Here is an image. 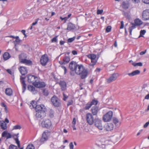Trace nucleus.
<instances>
[{
	"label": "nucleus",
	"instance_id": "473e14b6",
	"mask_svg": "<svg viewBox=\"0 0 149 149\" xmlns=\"http://www.w3.org/2000/svg\"><path fill=\"white\" fill-rule=\"evenodd\" d=\"M63 61L64 62H65L66 63H68L70 61V58L68 56H65L63 58Z\"/></svg>",
	"mask_w": 149,
	"mask_h": 149
},
{
	"label": "nucleus",
	"instance_id": "f704fd0d",
	"mask_svg": "<svg viewBox=\"0 0 149 149\" xmlns=\"http://www.w3.org/2000/svg\"><path fill=\"white\" fill-rule=\"evenodd\" d=\"M132 65L134 66H141L143 65L142 63L139 62L137 63H132Z\"/></svg>",
	"mask_w": 149,
	"mask_h": 149
},
{
	"label": "nucleus",
	"instance_id": "49530a36",
	"mask_svg": "<svg viewBox=\"0 0 149 149\" xmlns=\"http://www.w3.org/2000/svg\"><path fill=\"white\" fill-rule=\"evenodd\" d=\"M111 29V27L110 26H108L106 29V32L108 33L110 31Z\"/></svg>",
	"mask_w": 149,
	"mask_h": 149
},
{
	"label": "nucleus",
	"instance_id": "052dcab7",
	"mask_svg": "<svg viewBox=\"0 0 149 149\" xmlns=\"http://www.w3.org/2000/svg\"><path fill=\"white\" fill-rule=\"evenodd\" d=\"M72 53L73 55H76L77 54V52L75 50L72 51Z\"/></svg>",
	"mask_w": 149,
	"mask_h": 149
},
{
	"label": "nucleus",
	"instance_id": "79ce46f5",
	"mask_svg": "<svg viewBox=\"0 0 149 149\" xmlns=\"http://www.w3.org/2000/svg\"><path fill=\"white\" fill-rule=\"evenodd\" d=\"M9 149H17V146L11 145L9 147Z\"/></svg>",
	"mask_w": 149,
	"mask_h": 149
},
{
	"label": "nucleus",
	"instance_id": "4be33fe9",
	"mask_svg": "<svg viewBox=\"0 0 149 149\" xmlns=\"http://www.w3.org/2000/svg\"><path fill=\"white\" fill-rule=\"evenodd\" d=\"M19 70L22 75H25L27 73V70L26 68L21 66L19 68Z\"/></svg>",
	"mask_w": 149,
	"mask_h": 149
},
{
	"label": "nucleus",
	"instance_id": "a18cd8bd",
	"mask_svg": "<svg viewBox=\"0 0 149 149\" xmlns=\"http://www.w3.org/2000/svg\"><path fill=\"white\" fill-rule=\"evenodd\" d=\"M15 41L17 43H19L20 42L21 40H20L19 39V37L18 36H16V37L15 38Z\"/></svg>",
	"mask_w": 149,
	"mask_h": 149
},
{
	"label": "nucleus",
	"instance_id": "bb28decb",
	"mask_svg": "<svg viewBox=\"0 0 149 149\" xmlns=\"http://www.w3.org/2000/svg\"><path fill=\"white\" fill-rule=\"evenodd\" d=\"M59 84L62 91H64L66 89V84L65 81H60L59 82Z\"/></svg>",
	"mask_w": 149,
	"mask_h": 149
},
{
	"label": "nucleus",
	"instance_id": "cd10ccee",
	"mask_svg": "<svg viewBox=\"0 0 149 149\" xmlns=\"http://www.w3.org/2000/svg\"><path fill=\"white\" fill-rule=\"evenodd\" d=\"M140 73V71L139 70H136L132 72L131 73H128V75L130 77H132Z\"/></svg>",
	"mask_w": 149,
	"mask_h": 149
},
{
	"label": "nucleus",
	"instance_id": "dca6fc26",
	"mask_svg": "<svg viewBox=\"0 0 149 149\" xmlns=\"http://www.w3.org/2000/svg\"><path fill=\"white\" fill-rule=\"evenodd\" d=\"M79 65L75 61L71 62L69 65V68L71 71H75Z\"/></svg>",
	"mask_w": 149,
	"mask_h": 149
},
{
	"label": "nucleus",
	"instance_id": "ea45409f",
	"mask_svg": "<svg viewBox=\"0 0 149 149\" xmlns=\"http://www.w3.org/2000/svg\"><path fill=\"white\" fill-rule=\"evenodd\" d=\"M43 93L44 95L47 96L49 94V92L47 90L44 89L43 90Z\"/></svg>",
	"mask_w": 149,
	"mask_h": 149
},
{
	"label": "nucleus",
	"instance_id": "864d4df0",
	"mask_svg": "<svg viewBox=\"0 0 149 149\" xmlns=\"http://www.w3.org/2000/svg\"><path fill=\"white\" fill-rule=\"evenodd\" d=\"M61 68L63 69L64 71V74H65L67 72V70L66 67L64 66H61Z\"/></svg>",
	"mask_w": 149,
	"mask_h": 149
},
{
	"label": "nucleus",
	"instance_id": "680f3d73",
	"mask_svg": "<svg viewBox=\"0 0 149 149\" xmlns=\"http://www.w3.org/2000/svg\"><path fill=\"white\" fill-rule=\"evenodd\" d=\"M74 71H71L70 72V75L72 76H74L75 74V73L74 72Z\"/></svg>",
	"mask_w": 149,
	"mask_h": 149
},
{
	"label": "nucleus",
	"instance_id": "2f4dec72",
	"mask_svg": "<svg viewBox=\"0 0 149 149\" xmlns=\"http://www.w3.org/2000/svg\"><path fill=\"white\" fill-rule=\"evenodd\" d=\"M113 122L117 127H119L120 125L121 122L119 121L118 119L116 118H114L113 119Z\"/></svg>",
	"mask_w": 149,
	"mask_h": 149
},
{
	"label": "nucleus",
	"instance_id": "aec40b11",
	"mask_svg": "<svg viewBox=\"0 0 149 149\" xmlns=\"http://www.w3.org/2000/svg\"><path fill=\"white\" fill-rule=\"evenodd\" d=\"M105 128L107 131H111L113 129V125L112 123H107L105 125Z\"/></svg>",
	"mask_w": 149,
	"mask_h": 149
},
{
	"label": "nucleus",
	"instance_id": "a878e982",
	"mask_svg": "<svg viewBox=\"0 0 149 149\" xmlns=\"http://www.w3.org/2000/svg\"><path fill=\"white\" fill-rule=\"evenodd\" d=\"M28 89L33 94H35L37 93V91L35 89V87L32 85H29L28 86Z\"/></svg>",
	"mask_w": 149,
	"mask_h": 149
},
{
	"label": "nucleus",
	"instance_id": "f03ea898",
	"mask_svg": "<svg viewBox=\"0 0 149 149\" xmlns=\"http://www.w3.org/2000/svg\"><path fill=\"white\" fill-rule=\"evenodd\" d=\"M75 73L77 74L80 75L81 78L83 79L85 78L87 76L88 71L87 69H85L82 65H79L75 71Z\"/></svg>",
	"mask_w": 149,
	"mask_h": 149
},
{
	"label": "nucleus",
	"instance_id": "de8ad7c7",
	"mask_svg": "<svg viewBox=\"0 0 149 149\" xmlns=\"http://www.w3.org/2000/svg\"><path fill=\"white\" fill-rule=\"evenodd\" d=\"M103 12V10L102 9L99 10L98 9L97 11V15L101 14Z\"/></svg>",
	"mask_w": 149,
	"mask_h": 149
},
{
	"label": "nucleus",
	"instance_id": "bf43d9fd",
	"mask_svg": "<svg viewBox=\"0 0 149 149\" xmlns=\"http://www.w3.org/2000/svg\"><path fill=\"white\" fill-rule=\"evenodd\" d=\"M142 1L144 3L149 4V0H142Z\"/></svg>",
	"mask_w": 149,
	"mask_h": 149
},
{
	"label": "nucleus",
	"instance_id": "6e6552de",
	"mask_svg": "<svg viewBox=\"0 0 149 149\" xmlns=\"http://www.w3.org/2000/svg\"><path fill=\"white\" fill-rule=\"evenodd\" d=\"M51 101L55 107H58L61 105L60 100L56 96H54L51 98Z\"/></svg>",
	"mask_w": 149,
	"mask_h": 149
},
{
	"label": "nucleus",
	"instance_id": "a19ab883",
	"mask_svg": "<svg viewBox=\"0 0 149 149\" xmlns=\"http://www.w3.org/2000/svg\"><path fill=\"white\" fill-rule=\"evenodd\" d=\"M75 39V37H74L72 38H70L68 39V42H73Z\"/></svg>",
	"mask_w": 149,
	"mask_h": 149
},
{
	"label": "nucleus",
	"instance_id": "5701e85b",
	"mask_svg": "<svg viewBox=\"0 0 149 149\" xmlns=\"http://www.w3.org/2000/svg\"><path fill=\"white\" fill-rule=\"evenodd\" d=\"M75 28V26L74 24L72 23H69L67 25V27L66 30L69 31H72Z\"/></svg>",
	"mask_w": 149,
	"mask_h": 149
},
{
	"label": "nucleus",
	"instance_id": "6ab92c4d",
	"mask_svg": "<svg viewBox=\"0 0 149 149\" xmlns=\"http://www.w3.org/2000/svg\"><path fill=\"white\" fill-rule=\"evenodd\" d=\"M100 111L98 107L94 106L92 107L91 109V111L92 114L94 116L96 115Z\"/></svg>",
	"mask_w": 149,
	"mask_h": 149
},
{
	"label": "nucleus",
	"instance_id": "c9c22d12",
	"mask_svg": "<svg viewBox=\"0 0 149 149\" xmlns=\"http://www.w3.org/2000/svg\"><path fill=\"white\" fill-rule=\"evenodd\" d=\"M146 33V30H141L140 31V35L139 37H143V36Z\"/></svg>",
	"mask_w": 149,
	"mask_h": 149
},
{
	"label": "nucleus",
	"instance_id": "f3484780",
	"mask_svg": "<svg viewBox=\"0 0 149 149\" xmlns=\"http://www.w3.org/2000/svg\"><path fill=\"white\" fill-rule=\"evenodd\" d=\"M33 85L38 88H43L46 86V84L44 82L37 81L33 83Z\"/></svg>",
	"mask_w": 149,
	"mask_h": 149
},
{
	"label": "nucleus",
	"instance_id": "8fccbe9b",
	"mask_svg": "<svg viewBox=\"0 0 149 149\" xmlns=\"http://www.w3.org/2000/svg\"><path fill=\"white\" fill-rule=\"evenodd\" d=\"M60 19L61 20V21L64 20V23H65L66 22V21L67 20L66 17H60Z\"/></svg>",
	"mask_w": 149,
	"mask_h": 149
},
{
	"label": "nucleus",
	"instance_id": "9b49d317",
	"mask_svg": "<svg viewBox=\"0 0 149 149\" xmlns=\"http://www.w3.org/2000/svg\"><path fill=\"white\" fill-rule=\"evenodd\" d=\"M88 57L91 59V62L89 64V65L91 66H93L95 65L96 63V61L95 58L96 56L94 54H89L88 55Z\"/></svg>",
	"mask_w": 149,
	"mask_h": 149
},
{
	"label": "nucleus",
	"instance_id": "4d7b16f0",
	"mask_svg": "<svg viewBox=\"0 0 149 149\" xmlns=\"http://www.w3.org/2000/svg\"><path fill=\"white\" fill-rule=\"evenodd\" d=\"M149 125V121L146 122L144 125L143 127L144 128L147 127L148 125Z\"/></svg>",
	"mask_w": 149,
	"mask_h": 149
},
{
	"label": "nucleus",
	"instance_id": "0eeeda50",
	"mask_svg": "<svg viewBox=\"0 0 149 149\" xmlns=\"http://www.w3.org/2000/svg\"><path fill=\"white\" fill-rule=\"evenodd\" d=\"M119 76V74L118 73H113L109 78L106 79V81L107 83H110L115 81Z\"/></svg>",
	"mask_w": 149,
	"mask_h": 149
},
{
	"label": "nucleus",
	"instance_id": "20e7f679",
	"mask_svg": "<svg viewBox=\"0 0 149 149\" xmlns=\"http://www.w3.org/2000/svg\"><path fill=\"white\" fill-rule=\"evenodd\" d=\"M50 134V132L48 130H46L43 132L42 137L39 141L40 144L43 143L44 142L47 140Z\"/></svg>",
	"mask_w": 149,
	"mask_h": 149
},
{
	"label": "nucleus",
	"instance_id": "5fc2aeb1",
	"mask_svg": "<svg viewBox=\"0 0 149 149\" xmlns=\"http://www.w3.org/2000/svg\"><path fill=\"white\" fill-rule=\"evenodd\" d=\"M70 148V149H73L74 147V146L72 142H71L69 144Z\"/></svg>",
	"mask_w": 149,
	"mask_h": 149
},
{
	"label": "nucleus",
	"instance_id": "423d86ee",
	"mask_svg": "<svg viewBox=\"0 0 149 149\" xmlns=\"http://www.w3.org/2000/svg\"><path fill=\"white\" fill-rule=\"evenodd\" d=\"M93 115L90 113H88L86 115V119L87 122L90 125H92L95 122Z\"/></svg>",
	"mask_w": 149,
	"mask_h": 149
},
{
	"label": "nucleus",
	"instance_id": "ddd939ff",
	"mask_svg": "<svg viewBox=\"0 0 149 149\" xmlns=\"http://www.w3.org/2000/svg\"><path fill=\"white\" fill-rule=\"evenodd\" d=\"M95 125L99 130H102L103 129V127L101 123V120L98 118H96L95 119L94 122Z\"/></svg>",
	"mask_w": 149,
	"mask_h": 149
},
{
	"label": "nucleus",
	"instance_id": "c03bdc74",
	"mask_svg": "<svg viewBox=\"0 0 149 149\" xmlns=\"http://www.w3.org/2000/svg\"><path fill=\"white\" fill-rule=\"evenodd\" d=\"M134 28L135 27L134 26H132L131 27H129V30L130 33V35H132V29H134Z\"/></svg>",
	"mask_w": 149,
	"mask_h": 149
},
{
	"label": "nucleus",
	"instance_id": "13d9d810",
	"mask_svg": "<svg viewBox=\"0 0 149 149\" xmlns=\"http://www.w3.org/2000/svg\"><path fill=\"white\" fill-rule=\"evenodd\" d=\"M76 123V120L75 118H74L72 121V125H75Z\"/></svg>",
	"mask_w": 149,
	"mask_h": 149
},
{
	"label": "nucleus",
	"instance_id": "7c9ffc66",
	"mask_svg": "<svg viewBox=\"0 0 149 149\" xmlns=\"http://www.w3.org/2000/svg\"><path fill=\"white\" fill-rule=\"evenodd\" d=\"M135 24L136 26H140L143 24L142 21L139 19H136L134 20Z\"/></svg>",
	"mask_w": 149,
	"mask_h": 149
},
{
	"label": "nucleus",
	"instance_id": "0e129e2a",
	"mask_svg": "<svg viewBox=\"0 0 149 149\" xmlns=\"http://www.w3.org/2000/svg\"><path fill=\"white\" fill-rule=\"evenodd\" d=\"M146 50L144 51L141 52L140 53V54L141 55H143V54H145L146 53Z\"/></svg>",
	"mask_w": 149,
	"mask_h": 149
},
{
	"label": "nucleus",
	"instance_id": "603ef678",
	"mask_svg": "<svg viewBox=\"0 0 149 149\" xmlns=\"http://www.w3.org/2000/svg\"><path fill=\"white\" fill-rule=\"evenodd\" d=\"M121 23V26L120 27V29H122L123 28L124 24V22L123 21H121L120 22Z\"/></svg>",
	"mask_w": 149,
	"mask_h": 149
},
{
	"label": "nucleus",
	"instance_id": "72a5a7b5",
	"mask_svg": "<svg viewBox=\"0 0 149 149\" xmlns=\"http://www.w3.org/2000/svg\"><path fill=\"white\" fill-rule=\"evenodd\" d=\"M42 113H43L42 112L36 111V116L37 118H41L42 117Z\"/></svg>",
	"mask_w": 149,
	"mask_h": 149
},
{
	"label": "nucleus",
	"instance_id": "393cba45",
	"mask_svg": "<svg viewBox=\"0 0 149 149\" xmlns=\"http://www.w3.org/2000/svg\"><path fill=\"white\" fill-rule=\"evenodd\" d=\"M13 90L10 88H7L6 89L5 93L6 95L10 96L13 94Z\"/></svg>",
	"mask_w": 149,
	"mask_h": 149
},
{
	"label": "nucleus",
	"instance_id": "7ed1b4c3",
	"mask_svg": "<svg viewBox=\"0 0 149 149\" xmlns=\"http://www.w3.org/2000/svg\"><path fill=\"white\" fill-rule=\"evenodd\" d=\"M41 125L43 127L48 129L52 127V122L49 119L43 120L41 122Z\"/></svg>",
	"mask_w": 149,
	"mask_h": 149
},
{
	"label": "nucleus",
	"instance_id": "e2e57ef3",
	"mask_svg": "<svg viewBox=\"0 0 149 149\" xmlns=\"http://www.w3.org/2000/svg\"><path fill=\"white\" fill-rule=\"evenodd\" d=\"M100 70H101V69L100 68H97L96 69L95 71V72H96L97 73V72L99 73L100 72Z\"/></svg>",
	"mask_w": 149,
	"mask_h": 149
},
{
	"label": "nucleus",
	"instance_id": "e433bc0d",
	"mask_svg": "<svg viewBox=\"0 0 149 149\" xmlns=\"http://www.w3.org/2000/svg\"><path fill=\"white\" fill-rule=\"evenodd\" d=\"M26 149H35V147L32 144H29L27 146Z\"/></svg>",
	"mask_w": 149,
	"mask_h": 149
},
{
	"label": "nucleus",
	"instance_id": "4468645a",
	"mask_svg": "<svg viewBox=\"0 0 149 149\" xmlns=\"http://www.w3.org/2000/svg\"><path fill=\"white\" fill-rule=\"evenodd\" d=\"M24 54H22L19 56V59L21 62L26 65H30L32 63V61L30 60H27L26 58H23L22 57L24 56Z\"/></svg>",
	"mask_w": 149,
	"mask_h": 149
},
{
	"label": "nucleus",
	"instance_id": "774afa93",
	"mask_svg": "<svg viewBox=\"0 0 149 149\" xmlns=\"http://www.w3.org/2000/svg\"><path fill=\"white\" fill-rule=\"evenodd\" d=\"M132 1L135 3H138L139 2V0H132Z\"/></svg>",
	"mask_w": 149,
	"mask_h": 149
},
{
	"label": "nucleus",
	"instance_id": "1a4fd4ad",
	"mask_svg": "<svg viewBox=\"0 0 149 149\" xmlns=\"http://www.w3.org/2000/svg\"><path fill=\"white\" fill-rule=\"evenodd\" d=\"M98 103L97 100H93L91 102L88 103L84 109L85 110H88L93 105H96Z\"/></svg>",
	"mask_w": 149,
	"mask_h": 149
},
{
	"label": "nucleus",
	"instance_id": "3c124183",
	"mask_svg": "<svg viewBox=\"0 0 149 149\" xmlns=\"http://www.w3.org/2000/svg\"><path fill=\"white\" fill-rule=\"evenodd\" d=\"M63 100H64L65 101L68 98V96L64 93H63Z\"/></svg>",
	"mask_w": 149,
	"mask_h": 149
},
{
	"label": "nucleus",
	"instance_id": "69168bd1",
	"mask_svg": "<svg viewBox=\"0 0 149 149\" xmlns=\"http://www.w3.org/2000/svg\"><path fill=\"white\" fill-rule=\"evenodd\" d=\"M145 99L147 100L149 99V94H147L145 96Z\"/></svg>",
	"mask_w": 149,
	"mask_h": 149
},
{
	"label": "nucleus",
	"instance_id": "f8f14e48",
	"mask_svg": "<svg viewBox=\"0 0 149 149\" xmlns=\"http://www.w3.org/2000/svg\"><path fill=\"white\" fill-rule=\"evenodd\" d=\"M49 61V58L47 54L42 56L40 59L41 64L43 66L45 65Z\"/></svg>",
	"mask_w": 149,
	"mask_h": 149
},
{
	"label": "nucleus",
	"instance_id": "6e6d98bb",
	"mask_svg": "<svg viewBox=\"0 0 149 149\" xmlns=\"http://www.w3.org/2000/svg\"><path fill=\"white\" fill-rule=\"evenodd\" d=\"M6 71L10 74L12 75V72L11 70L8 69L6 70Z\"/></svg>",
	"mask_w": 149,
	"mask_h": 149
},
{
	"label": "nucleus",
	"instance_id": "2eb2a0df",
	"mask_svg": "<svg viewBox=\"0 0 149 149\" xmlns=\"http://www.w3.org/2000/svg\"><path fill=\"white\" fill-rule=\"evenodd\" d=\"M142 19L144 21L149 20V9H146L143 11Z\"/></svg>",
	"mask_w": 149,
	"mask_h": 149
},
{
	"label": "nucleus",
	"instance_id": "338daca9",
	"mask_svg": "<svg viewBox=\"0 0 149 149\" xmlns=\"http://www.w3.org/2000/svg\"><path fill=\"white\" fill-rule=\"evenodd\" d=\"M65 43L64 41L61 40L60 41L59 43L61 45H63Z\"/></svg>",
	"mask_w": 149,
	"mask_h": 149
},
{
	"label": "nucleus",
	"instance_id": "4c0bfd02",
	"mask_svg": "<svg viewBox=\"0 0 149 149\" xmlns=\"http://www.w3.org/2000/svg\"><path fill=\"white\" fill-rule=\"evenodd\" d=\"M18 134L17 135H16V136L17 138H15V141L17 143L18 147L20 148V142L19 141L18 139V136H17V135H18Z\"/></svg>",
	"mask_w": 149,
	"mask_h": 149
},
{
	"label": "nucleus",
	"instance_id": "9d476101",
	"mask_svg": "<svg viewBox=\"0 0 149 149\" xmlns=\"http://www.w3.org/2000/svg\"><path fill=\"white\" fill-rule=\"evenodd\" d=\"M9 123V120L7 118H6L4 121H0V127L1 129L4 130H6L7 128V123Z\"/></svg>",
	"mask_w": 149,
	"mask_h": 149
},
{
	"label": "nucleus",
	"instance_id": "39448f33",
	"mask_svg": "<svg viewBox=\"0 0 149 149\" xmlns=\"http://www.w3.org/2000/svg\"><path fill=\"white\" fill-rule=\"evenodd\" d=\"M113 114V113L112 111H109L103 116V120L105 122L109 121L112 118Z\"/></svg>",
	"mask_w": 149,
	"mask_h": 149
},
{
	"label": "nucleus",
	"instance_id": "c85d7f7f",
	"mask_svg": "<svg viewBox=\"0 0 149 149\" xmlns=\"http://www.w3.org/2000/svg\"><path fill=\"white\" fill-rule=\"evenodd\" d=\"M3 57L4 60L5 61H6L10 58L11 56L8 52H5L3 55Z\"/></svg>",
	"mask_w": 149,
	"mask_h": 149
},
{
	"label": "nucleus",
	"instance_id": "09e8293b",
	"mask_svg": "<svg viewBox=\"0 0 149 149\" xmlns=\"http://www.w3.org/2000/svg\"><path fill=\"white\" fill-rule=\"evenodd\" d=\"M73 103V101L72 100H70L68 101L67 106H68L70 105H72Z\"/></svg>",
	"mask_w": 149,
	"mask_h": 149
},
{
	"label": "nucleus",
	"instance_id": "f257e3e1",
	"mask_svg": "<svg viewBox=\"0 0 149 149\" xmlns=\"http://www.w3.org/2000/svg\"><path fill=\"white\" fill-rule=\"evenodd\" d=\"M29 105L31 109L35 108L36 111H41L44 113L46 111L45 107L44 105H37V102L35 101H32Z\"/></svg>",
	"mask_w": 149,
	"mask_h": 149
},
{
	"label": "nucleus",
	"instance_id": "412c9836",
	"mask_svg": "<svg viewBox=\"0 0 149 149\" xmlns=\"http://www.w3.org/2000/svg\"><path fill=\"white\" fill-rule=\"evenodd\" d=\"M20 82L22 85V89L23 92H24L26 89V85L25 81V78L21 77L20 78Z\"/></svg>",
	"mask_w": 149,
	"mask_h": 149
},
{
	"label": "nucleus",
	"instance_id": "a211bd4d",
	"mask_svg": "<svg viewBox=\"0 0 149 149\" xmlns=\"http://www.w3.org/2000/svg\"><path fill=\"white\" fill-rule=\"evenodd\" d=\"M38 78L36 77L31 75H29L27 77V81L29 82L32 83L33 85L34 82L37 81Z\"/></svg>",
	"mask_w": 149,
	"mask_h": 149
},
{
	"label": "nucleus",
	"instance_id": "58836bf2",
	"mask_svg": "<svg viewBox=\"0 0 149 149\" xmlns=\"http://www.w3.org/2000/svg\"><path fill=\"white\" fill-rule=\"evenodd\" d=\"M21 128V127L20 125H16L13 126V130H20Z\"/></svg>",
	"mask_w": 149,
	"mask_h": 149
},
{
	"label": "nucleus",
	"instance_id": "c756f323",
	"mask_svg": "<svg viewBox=\"0 0 149 149\" xmlns=\"http://www.w3.org/2000/svg\"><path fill=\"white\" fill-rule=\"evenodd\" d=\"M129 6V4L128 2H123L121 5L122 7L125 9L128 8Z\"/></svg>",
	"mask_w": 149,
	"mask_h": 149
},
{
	"label": "nucleus",
	"instance_id": "b1692460",
	"mask_svg": "<svg viewBox=\"0 0 149 149\" xmlns=\"http://www.w3.org/2000/svg\"><path fill=\"white\" fill-rule=\"evenodd\" d=\"M1 136L2 137H5L7 139L10 138L11 137L10 134L6 131L3 132L2 133Z\"/></svg>",
	"mask_w": 149,
	"mask_h": 149
},
{
	"label": "nucleus",
	"instance_id": "37998d69",
	"mask_svg": "<svg viewBox=\"0 0 149 149\" xmlns=\"http://www.w3.org/2000/svg\"><path fill=\"white\" fill-rule=\"evenodd\" d=\"M57 36H55L51 40L52 42H57Z\"/></svg>",
	"mask_w": 149,
	"mask_h": 149
}]
</instances>
